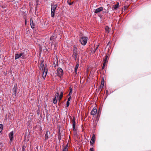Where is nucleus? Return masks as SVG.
<instances>
[{"instance_id":"1","label":"nucleus","mask_w":151,"mask_h":151,"mask_svg":"<svg viewBox=\"0 0 151 151\" xmlns=\"http://www.w3.org/2000/svg\"><path fill=\"white\" fill-rule=\"evenodd\" d=\"M78 50L77 47L74 46L73 47L72 56L76 60L78 57Z\"/></svg>"},{"instance_id":"2","label":"nucleus","mask_w":151,"mask_h":151,"mask_svg":"<svg viewBox=\"0 0 151 151\" xmlns=\"http://www.w3.org/2000/svg\"><path fill=\"white\" fill-rule=\"evenodd\" d=\"M57 7V4L55 5H51V14L52 17L53 18L54 17L55 12Z\"/></svg>"},{"instance_id":"3","label":"nucleus","mask_w":151,"mask_h":151,"mask_svg":"<svg viewBox=\"0 0 151 151\" xmlns=\"http://www.w3.org/2000/svg\"><path fill=\"white\" fill-rule=\"evenodd\" d=\"M79 41L82 45H85L87 42V37H82L80 39Z\"/></svg>"},{"instance_id":"4","label":"nucleus","mask_w":151,"mask_h":151,"mask_svg":"<svg viewBox=\"0 0 151 151\" xmlns=\"http://www.w3.org/2000/svg\"><path fill=\"white\" fill-rule=\"evenodd\" d=\"M21 57H22L23 59H25L26 58L24 53L21 52L20 54H15V60Z\"/></svg>"},{"instance_id":"5","label":"nucleus","mask_w":151,"mask_h":151,"mask_svg":"<svg viewBox=\"0 0 151 151\" xmlns=\"http://www.w3.org/2000/svg\"><path fill=\"white\" fill-rule=\"evenodd\" d=\"M42 71L43 72L42 77L44 79H45L48 72L47 68V66L45 65L43 70Z\"/></svg>"},{"instance_id":"6","label":"nucleus","mask_w":151,"mask_h":151,"mask_svg":"<svg viewBox=\"0 0 151 151\" xmlns=\"http://www.w3.org/2000/svg\"><path fill=\"white\" fill-rule=\"evenodd\" d=\"M57 73L58 76L61 77L63 75V71L61 68H59L57 70Z\"/></svg>"},{"instance_id":"7","label":"nucleus","mask_w":151,"mask_h":151,"mask_svg":"<svg viewBox=\"0 0 151 151\" xmlns=\"http://www.w3.org/2000/svg\"><path fill=\"white\" fill-rule=\"evenodd\" d=\"M63 95V93L62 91H61L60 92V94L59 96V93L58 92H57L55 94V97L57 98V99L58 98V100L60 101L62 98Z\"/></svg>"},{"instance_id":"8","label":"nucleus","mask_w":151,"mask_h":151,"mask_svg":"<svg viewBox=\"0 0 151 151\" xmlns=\"http://www.w3.org/2000/svg\"><path fill=\"white\" fill-rule=\"evenodd\" d=\"M103 8L102 7H100L95 10L94 11L95 14H97L99 13L103 10Z\"/></svg>"},{"instance_id":"9","label":"nucleus","mask_w":151,"mask_h":151,"mask_svg":"<svg viewBox=\"0 0 151 151\" xmlns=\"http://www.w3.org/2000/svg\"><path fill=\"white\" fill-rule=\"evenodd\" d=\"M97 112V109L95 108H94L92 110L91 113V115L93 116L95 115L96 114Z\"/></svg>"},{"instance_id":"10","label":"nucleus","mask_w":151,"mask_h":151,"mask_svg":"<svg viewBox=\"0 0 151 151\" xmlns=\"http://www.w3.org/2000/svg\"><path fill=\"white\" fill-rule=\"evenodd\" d=\"M9 139L11 141L13 140V138L14 135V132L13 131H11L9 134Z\"/></svg>"},{"instance_id":"11","label":"nucleus","mask_w":151,"mask_h":151,"mask_svg":"<svg viewBox=\"0 0 151 151\" xmlns=\"http://www.w3.org/2000/svg\"><path fill=\"white\" fill-rule=\"evenodd\" d=\"M119 6V3L118 2H117V4L114 5V6L112 8L113 10H116L118 8Z\"/></svg>"},{"instance_id":"12","label":"nucleus","mask_w":151,"mask_h":151,"mask_svg":"<svg viewBox=\"0 0 151 151\" xmlns=\"http://www.w3.org/2000/svg\"><path fill=\"white\" fill-rule=\"evenodd\" d=\"M17 84H15L12 90L13 93L15 95L17 93Z\"/></svg>"},{"instance_id":"13","label":"nucleus","mask_w":151,"mask_h":151,"mask_svg":"<svg viewBox=\"0 0 151 151\" xmlns=\"http://www.w3.org/2000/svg\"><path fill=\"white\" fill-rule=\"evenodd\" d=\"M39 67L41 70H42V71L43 70L44 67L43 61H42L41 62Z\"/></svg>"},{"instance_id":"14","label":"nucleus","mask_w":151,"mask_h":151,"mask_svg":"<svg viewBox=\"0 0 151 151\" xmlns=\"http://www.w3.org/2000/svg\"><path fill=\"white\" fill-rule=\"evenodd\" d=\"M95 141V135L94 134H93L92 136L91 139L90 141V143L91 144H94Z\"/></svg>"},{"instance_id":"15","label":"nucleus","mask_w":151,"mask_h":151,"mask_svg":"<svg viewBox=\"0 0 151 151\" xmlns=\"http://www.w3.org/2000/svg\"><path fill=\"white\" fill-rule=\"evenodd\" d=\"M30 22L31 28H34L35 27V25L33 22L32 19V18L30 19Z\"/></svg>"},{"instance_id":"16","label":"nucleus","mask_w":151,"mask_h":151,"mask_svg":"<svg viewBox=\"0 0 151 151\" xmlns=\"http://www.w3.org/2000/svg\"><path fill=\"white\" fill-rule=\"evenodd\" d=\"M73 128L74 131H75L76 130L75 128L76 123L75 122V119H74L73 120Z\"/></svg>"},{"instance_id":"17","label":"nucleus","mask_w":151,"mask_h":151,"mask_svg":"<svg viewBox=\"0 0 151 151\" xmlns=\"http://www.w3.org/2000/svg\"><path fill=\"white\" fill-rule=\"evenodd\" d=\"M105 29L106 32L108 33L111 30V29L108 26H106L105 27Z\"/></svg>"},{"instance_id":"18","label":"nucleus","mask_w":151,"mask_h":151,"mask_svg":"<svg viewBox=\"0 0 151 151\" xmlns=\"http://www.w3.org/2000/svg\"><path fill=\"white\" fill-rule=\"evenodd\" d=\"M55 35L54 34L53 35H52L50 38V40L52 41V43L55 40Z\"/></svg>"},{"instance_id":"19","label":"nucleus","mask_w":151,"mask_h":151,"mask_svg":"<svg viewBox=\"0 0 151 151\" xmlns=\"http://www.w3.org/2000/svg\"><path fill=\"white\" fill-rule=\"evenodd\" d=\"M68 144L63 148V151H68Z\"/></svg>"},{"instance_id":"20","label":"nucleus","mask_w":151,"mask_h":151,"mask_svg":"<svg viewBox=\"0 0 151 151\" xmlns=\"http://www.w3.org/2000/svg\"><path fill=\"white\" fill-rule=\"evenodd\" d=\"M48 138V132L47 131L45 134V139L47 140Z\"/></svg>"},{"instance_id":"21","label":"nucleus","mask_w":151,"mask_h":151,"mask_svg":"<svg viewBox=\"0 0 151 151\" xmlns=\"http://www.w3.org/2000/svg\"><path fill=\"white\" fill-rule=\"evenodd\" d=\"M78 67H79V64L78 63H77L76 65V66L75 68V71L76 73H77V69H78Z\"/></svg>"},{"instance_id":"22","label":"nucleus","mask_w":151,"mask_h":151,"mask_svg":"<svg viewBox=\"0 0 151 151\" xmlns=\"http://www.w3.org/2000/svg\"><path fill=\"white\" fill-rule=\"evenodd\" d=\"M57 98H56V97H55V98H54L53 100V103L55 104H56V103H57Z\"/></svg>"},{"instance_id":"23","label":"nucleus","mask_w":151,"mask_h":151,"mask_svg":"<svg viewBox=\"0 0 151 151\" xmlns=\"http://www.w3.org/2000/svg\"><path fill=\"white\" fill-rule=\"evenodd\" d=\"M108 56L107 55H106L105 56V57L104 58V60H103L104 62L106 61V62H107L108 61L107 60L108 58Z\"/></svg>"},{"instance_id":"24","label":"nucleus","mask_w":151,"mask_h":151,"mask_svg":"<svg viewBox=\"0 0 151 151\" xmlns=\"http://www.w3.org/2000/svg\"><path fill=\"white\" fill-rule=\"evenodd\" d=\"M3 125L2 124H0V132H1L3 129Z\"/></svg>"},{"instance_id":"25","label":"nucleus","mask_w":151,"mask_h":151,"mask_svg":"<svg viewBox=\"0 0 151 151\" xmlns=\"http://www.w3.org/2000/svg\"><path fill=\"white\" fill-rule=\"evenodd\" d=\"M106 61L104 62L103 64V66L102 67V69H104V67H105V65H106Z\"/></svg>"},{"instance_id":"26","label":"nucleus","mask_w":151,"mask_h":151,"mask_svg":"<svg viewBox=\"0 0 151 151\" xmlns=\"http://www.w3.org/2000/svg\"><path fill=\"white\" fill-rule=\"evenodd\" d=\"M70 104V102L69 101H67L66 102V106L67 107H68Z\"/></svg>"},{"instance_id":"27","label":"nucleus","mask_w":151,"mask_h":151,"mask_svg":"<svg viewBox=\"0 0 151 151\" xmlns=\"http://www.w3.org/2000/svg\"><path fill=\"white\" fill-rule=\"evenodd\" d=\"M101 84H102L103 85H104V79H102V81H101Z\"/></svg>"},{"instance_id":"28","label":"nucleus","mask_w":151,"mask_h":151,"mask_svg":"<svg viewBox=\"0 0 151 151\" xmlns=\"http://www.w3.org/2000/svg\"><path fill=\"white\" fill-rule=\"evenodd\" d=\"M71 98V96H69V97L68 98L67 101H70Z\"/></svg>"},{"instance_id":"29","label":"nucleus","mask_w":151,"mask_h":151,"mask_svg":"<svg viewBox=\"0 0 151 151\" xmlns=\"http://www.w3.org/2000/svg\"><path fill=\"white\" fill-rule=\"evenodd\" d=\"M89 151H94V150L93 148H90Z\"/></svg>"},{"instance_id":"30","label":"nucleus","mask_w":151,"mask_h":151,"mask_svg":"<svg viewBox=\"0 0 151 151\" xmlns=\"http://www.w3.org/2000/svg\"><path fill=\"white\" fill-rule=\"evenodd\" d=\"M72 94V92L70 91L68 94V96H70V95Z\"/></svg>"},{"instance_id":"31","label":"nucleus","mask_w":151,"mask_h":151,"mask_svg":"<svg viewBox=\"0 0 151 151\" xmlns=\"http://www.w3.org/2000/svg\"><path fill=\"white\" fill-rule=\"evenodd\" d=\"M69 90H70V91L72 92V89L71 87H70Z\"/></svg>"},{"instance_id":"32","label":"nucleus","mask_w":151,"mask_h":151,"mask_svg":"<svg viewBox=\"0 0 151 151\" xmlns=\"http://www.w3.org/2000/svg\"><path fill=\"white\" fill-rule=\"evenodd\" d=\"M53 65H54V67H56V64H55V62H54Z\"/></svg>"},{"instance_id":"33","label":"nucleus","mask_w":151,"mask_h":151,"mask_svg":"<svg viewBox=\"0 0 151 151\" xmlns=\"http://www.w3.org/2000/svg\"><path fill=\"white\" fill-rule=\"evenodd\" d=\"M104 86V85H103L102 84H101V86H100V87L103 88V87Z\"/></svg>"},{"instance_id":"34","label":"nucleus","mask_w":151,"mask_h":151,"mask_svg":"<svg viewBox=\"0 0 151 151\" xmlns=\"http://www.w3.org/2000/svg\"><path fill=\"white\" fill-rule=\"evenodd\" d=\"M98 46H99V45H98V46L97 47H96V49H95V50H96L97 49V48H98Z\"/></svg>"},{"instance_id":"35","label":"nucleus","mask_w":151,"mask_h":151,"mask_svg":"<svg viewBox=\"0 0 151 151\" xmlns=\"http://www.w3.org/2000/svg\"><path fill=\"white\" fill-rule=\"evenodd\" d=\"M69 5H71V4H71V3H69Z\"/></svg>"},{"instance_id":"36","label":"nucleus","mask_w":151,"mask_h":151,"mask_svg":"<svg viewBox=\"0 0 151 151\" xmlns=\"http://www.w3.org/2000/svg\"><path fill=\"white\" fill-rule=\"evenodd\" d=\"M107 12L108 13V12H109V11L108 10V9H107Z\"/></svg>"},{"instance_id":"37","label":"nucleus","mask_w":151,"mask_h":151,"mask_svg":"<svg viewBox=\"0 0 151 151\" xmlns=\"http://www.w3.org/2000/svg\"><path fill=\"white\" fill-rule=\"evenodd\" d=\"M106 93H107V92H108V91H107H107H106Z\"/></svg>"},{"instance_id":"38","label":"nucleus","mask_w":151,"mask_h":151,"mask_svg":"<svg viewBox=\"0 0 151 151\" xmlns=\"http://www.w3.org/2000/svg\"><path fill=\"white\" fill-rule=\"evenodd\" d=\"M56 63H57H57H58V62L57 61L56 62Z\"/></svg>"}]
</instances>
